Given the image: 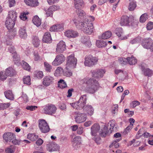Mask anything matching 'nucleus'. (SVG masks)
<instances>
[{
  "instance_id": "obj_36",
  "label": "nucleus",
  "mask_w": 153,
  "mask_h": 153,
  "mask_svg": "<svg viewBox=\"0 0 153 153\" xmlns=\"http://www.w3.org/2000/svg\"><path fill=\"white\" fill-rule=\"evenodd\" d=\"M127 61L128 63L131 65H134L137 62V59L133 56H131V57H127Z\"/></svg>"
},
{
  "instance_id": "obj_63",
  "label": "nucleus",
  "mask_w": 153,
  "mask_h": 153,
  "mask_svg": "<svg viewBox=\"0 0 153 153\" xmlns=\"http://www.w3.org/2000/svg\"><path fill=\"white\" fill-rule=\"evenodd\" d=\"M37 108L36 106H27L26 107V108L27 110H30L31 111H33Z\"/></svg>"
},
{
  "instance_id": "obj_42",
  "label": "nucleus",
  "mask_w": 153,
  "mask_h": 153,
  "mask_svg": "<svg viewBox=\"0 0 153 153\" xmlns=\"http://www.w3.org/2000/svg\"><path fill=\"white\" fill-rule=\"evenodd\" d=\"M59 83V87L61 88H65L67 87V85L66 83L65 82L64 80L61 79L58 82Z\"/></svg>"
},
{
  "instance_id": "obj_41",
  "label": "nucleus",
  "mask_w": 153,
  "mask_h": 153,
  "mask_svg": "<svg viewBox=\"0 0 153 153\" xmlns=\"http://www.w3.org/2000/svg\"><path fill=\"white\" fill-rule=\"evenodd\" d=\"M32 43L35 47H37L39 45L40 40L37 37L35 36L33 39Z\"/></svg>"
},
{
  "instance_id": "obj_17",
  "label": "nucleus",
  "mask_w": 153,
  "mask_h": 153,
  "mask_svg": "<svg viewBox=\"0 0 153 153\" xmlns=\"http://www.w3.org/2000/svg\"><path fill=\"white\" fill-rule=\"evenodd\" d=\"M87 116L85 114H78L75 118L76 121L78 123L83 122L86 120Z\"/></svg>"
},
{
  "instance_id": "obj_15",
  "label": "nucleus",
  "mask_w": 153,
  "mask_h": 153,
  "mask_svg": "<svg viewBox=\"0 0 153 153\" xmlns=\"http://www.w3.org/2000/svg\"><path fill=\"white\" fill-rule=\"evenodd\" d=\"M152 41L150 38L144 39L142 41V45L146 49H150L151 47Z\"/></svg>"
},
{
  "instance_id": "obj_6",
  "label": "nucleus",
  "mask_w": 153,
  "mask_h": 153,
  "mask_svg": "<svg viewBox=\"0 0 153 153\" xmlns=\"http://www.w3.org/2000/svg\"><path fill=\"white\" fill-rule=\"evenodd\" d=\"M77 60L73 54L69 56L67 58V62L66 65L67 70L74 68H75L77 64Z\"/></svg>"
},
{
  "instance_id": "obj_57",
  "label": "nucleus",
  "mask_w": 153,
  "mask_h": 153,
  "mask_svg": "<svg viewBox=\"0 0 153 153\" xmlns=\"http://www.w3.org/2000/svg\"><path fill=\"white\" fill-rule=\"evenodd\" d=\"M140 103L138 101L136 100L132 102L131 103V106L133 108H135L136 106L140 105Z\"/></svg>"
},
{
  "instance_id": "obj_32",
  "label": "nucleus",
  "mask_w": 153,
  "mask_h": 153,
  "mask_svg": "<svg viewBox=\"0 0 153 153\" xmlns=\"http://www.w3.org/2000/svg\"><path fill=\"white\" fill-rule=\"evenodd\" d=\"M96 45L99 48L105 47L107 44L106 42L102 40H97L96 42Z\"/></svg>"
},
{
  "instance_id": "obj_45",
  "label": "nucleus",
  "mask_w": 153,
  "mask_h": 153,
  "mask_svg": "<svg viewBox=\"0 0 153 153\" xmlns=\"http://www.w3.org/2000/svg\"><path fill=\"white\" fill-rule=\"evenodd\" d=\"M148 15L146 13L142 14L140 18V22H145L148 19Z\"/></svg>"
},
{
  "instance_id": "obj_22",
  "label": "nucleus",
  "mask_w": 153,
  "mask_h": 153,
  "mask_svg": "<svg viewBox=\"0 0 153 153\" xmlns=\"http://www.w3.org/2000/svg\"><path fill=\"white\" fill-rule=\"evenodd\" d=\"M19 36L23 39H25L27 37V35L26 30V29L24 27H21L19 30Z\"/></svg>"
},
{
  "instance_id": "obj_21",
  "label": "nucleus",
  "mask_w": 153,
  "mask_h": 153,
  "mask_svg": "<svg viewBox=\"0 0 153 153\" xmlns=\"http://www.w3.org/2000/svg\"><path fill=\"white\" fill-rule=\"evenodd\" d=\"M24 2L27 5L32 7L37 6L39 4L38 0H24Z\"/></svg>"
},
{
  "instance_id": "obj_37",
  "label": "nucleus",
  "mask_w": 153,
  "mask_h": 153,
  "mask_svg": "<svg viewBox=\"0 0 153 153\" xmlns=\"http://www.w3.org/2000/svg\"><path fill=\"white\" fill-rule=\"evenodd\" d=\"M9 16L7 18H10L12 20L15 21L17 17L16 13L13 11H10L9 13Z\"/></svg>"
},
{
  "instance_id": "obj_54",
  "label": "nucleus",
  "mask_w": 153,
  "mask_h": 153,
  "mask_svg": "<svg viewBox=\"0 0 153 153\" xmlns=\"http://www.w3.org/2000/svg\"><path fill=\"white\" fill-rule=\"evenodd\" d=\"M119 62L121 64L125 65L127 63V58H120L118 59Z\"/></svg>"
},
{
  "instance_id": "obj_12",
  "label": "nucleus",
  "mask_w": 153,
  "mask_h": 153,
  "mask_svg": "<svg viewBox=\"0 0 153 153\" xmlns=\"http://www.w3.org/2000/svg\"><path fill=\"white\" fill-rule=\"evenodd\" d=\"M66 49V45L63 41H60L57 45L56 52L58 53H62Z\"/></svg>"
},
{
  "instance_id": "obj_53",
  "label": "nucleus",
  "mask_w": 153,
  "mask_h": 153,
  "mask_svg": "<svg viewBox=\"0 0 153 153\" xmlns=\"http://www.w3.org/2000/svg\"><path fill=\"white\" fill-rule=\"evenodd\" d=\"M46 12V14L47 15V16H52L53 14V11H52L50 7H49L48 10H45Z\"/></svg>"
},
{
  "instance_id": "obj_20",
  "label": "nucleus",
  "mask_w": 153,
  "mask_h": 153,
  "mask_svg": "<svg viewBox=\"0 0 153 153\" xmlns=\"http://www.w3.org/2000/svg\"><path fill=\"white\" fill-rule=\"evenodd\" d=\"M78 33L74 30H68L65 33V35L69 38H74L78 36Z\"/></svg>"
},
{
  "instance_id": "obj_35",
  "label": "nucleus",
  "mask_w": 153,
  "mask_h": 153,
  "mask_svg": "<svg viewBox=\"0 0 153 153\" xmlns=\"http://www.w3.org/2000/svg\"><path fill=\"white\" fill-rule=\"evenodd\" d=\"M136 6V2L134 1H132L129 3L128 9L130 11H133L135 8Z\"/></svg>"
},
{
  "instance_id": "obj_9",
  "label": "nucleus",
  "mask_w": 153,
  "mask_h": 153,
  "mask_svg": "<svg viewBox=\"0 0 153 153\" xmlns=\"http://www.w3.org/2000/svg\"><path fill=\"white\" fill-rule=\"evenodd\" d=\"M56 110V108L54 105L51 104L46 105L44 108L43 111L45 114L51 115L54 114Z\"/></svg>"
},
{
  "instance_id": "obj_51",
  "label": "nucleus",
  "mask_w": 153,
  "mask_h": 153,
  "mask_svg": "<svg viewBox=\"0 0 153 153\" xmlns=\"http://www.w3.org/2000/svg\"><path fill=\"white\" fill-rule=\"evenodd\" d=\"M6 72H0V79L2 80L5 79L7 76V74H6Z\"/></svg>"
},
{
  "instance_id": "obj_48",
  "label": "nucleus",
  "mask_w": 153,
  "mask_h": 153,
  "mask_svg": "<svg viewBox=\"0 0 153 153\" xmlns=\"http://www.w3.org/2000/svg\"><path fill=\"white\" fill-rule=\"evenodd\" d=\"M13 60L15 64L18 63L20 61V57L16 53L13 56Z\"/></svg>"
},
{
  "instance_id": "obj_58",
  "label": "nucleus",
  "mask_w": 153,
  "mask_h": 153,
  "mask_svg": "<svg viewBox=\"0 0 153 153\" xmlns=\"http://www.w3.org/2000/svg\"><path fill=\"white\" fill-rule=\"evenodd\" d=\"M34 59L35 61H38L40 57L39 55L38 52L37 51H35L34 52Z\"/></svg>"
},
{
  "instance_id": "obj_30",
  "label": "nucleus",
  "mask_w": 153,
  "mask_h": 153,
  "mask_svg": "<svg viewBox=\"0 0 153 153\" xmlns=\"http://www.w3.org/2000/svg\"><path fill=\"white\" fill-rule=\"evenodd\" d=\"M32 22L33 24L37 27L40 26L41 24V20L37 16H35L33 18Z\"/></svg>"
},
{
  "instance_id": "obj_27",
  "label": "nucleus",
  "mask_w": 153,
  "mask_h": 153,
  "mask_svg": "<svg viewBox=\"0 0 153 153\" xmlns=\"http://www.w3.org/2000/svg\"><path fill=\"white\" fill-rule=\"evenodd\" d=\"M81 41L82 43L88 46L91 45V42L90 41V38L88 36L83 37L81 38Z\"/></svg>"
},
{
  "instance_id": "obj_14",
  "label": "nucleus",
  "mask_w": 153,
  "mask_h": 153,
  "mask_svg": "<svg viewBox=\"0 0 153 153\" xmlns=\"http://www.w3.org/2000/svg\"><path fill=\"white\" fill-rule=\"evenodd\" d=\"M80 139L79 137L76 136L72 140L73 146L76 149L80 147L81 143Z\"/></svg>"
},
{
  "instance_id": "obj_44",
  "label": "nucleus",
  "mask_w": 153,
  "mask_h": 153,
  "mask_svg": "<svg viewBox=\"0 0 153 153\" xmlns=\"http://www.w3.org/2000/svg\"><path fill=\"white\" fill-rule=\"evenodd\" d=\"M28 138H29L30 140L33 141L36 140L38 138V136L34 134H30L27 135Z\"/></svg>"
},
{
  "instance_id": "obj_49",
  "label": "nucleus",
  "mask_w": 153,
  "mask_h": 153,
  "mask_svg": "<svg viewBox=\"0 0 153 153\" xmlns=\"http://www.w3.org/2000/svg\"><path fill=\"white\" fill-rule=\"evenodd\" d=\"M23 68L25 70L29 71L30 69V66L27 62L23 61V64H22Z\"/></svg>"
},
{
  "instance_id": "obj_7",
  "label": "nucleus",
  "mask_w": 153,
  "mask_h": 153,
  "mask_svg": "<svg viewBox=\"0 0 153 153\" xmlns=\"http://www.w3.org/2000/svg\"><path fill=\"white\" fill-rule=\"evenodd\" d=\"M98 59L92 56H89L85 58L84 64L85 66L91 67L96 64L98 62Z\"/></svg>"
},
{
  "instance_id": "obj_38",
  "label": "nucleus",
  "mask_w": 153,
  "mask_h": 153,
  "mask_svg": "<svg viewBox=\"0 0 153 153\" xmlns=\"http://www.w3.org/2000/svg\"><path fill=\"white\" fill-rule=\"evenodd\" d=\"M121 140V139L120 138V139L114 140L109 146L110 148H112L113 146H114L115 148H118L119 147V145L117 142H119Z\"/></svg>"
},
{
  "instance_id": "obj_39",
  "label": "nucleus",
  "mask_w": 153,
  "mask_h": 153,
  "mask_svg": "<svg viewBox=\"0 0 153 153\" xmlns=\"http://www.w3.org/2000/svg\"><path fill=\"white\" fill-rule=\"evenodd\" d=\"M78 19V17H75L73 19V21L76 25V27L79 29L80 27L81 22H80Z\"/></svg>"
},
{
  "instance_id": "obj_1",
  "label": "nucleus",
  "mask_w": 153,
  "mask_h": 153,
  "mask_svg": "<svg viewBox=\"0 0 153 153\" xmlns=\"http://www.w3.org/2000/svg\"><path fill=\"white\" fill-rule=\"evenodd\" d=\"M115 122L114 120H112L108 123L110 127L108 130V128L105 126H104L102 131L99 133V131L100 128V126L98 124H94L91 128V134L92 136V138L97 144L100 143V138L99 136L100 135L102 137H105L109 134L111 133L113 128L115 126Z\"/></svg>"
},
{
  "instance_id": "obj_47",
  "label": "nucleus",
  "mask_w": 153,
  "mask_h": 153,
  "mask_svg": "<svg viewBox=\"0 0 153 153\" xmlns=\"http://www.w3.org/2000/svg\"><path fill=\"white\" fill-rule=\"evenodd\" d=\"M10 105V104L9 103H1L0 104V110L5 109L9 107Z\"/></svg>"
},
{
  "instance_id": "obj_60",
  "label": "nucleus",
  "mask_w": 153,
  "mask_h": 153,
  "mask_svg": "<svg viewBox=\"0 0 153 153\" xmlns=\"http://www.w3.org/2000/svg\"><path fill=\"white\" fill-rule=\"evenodd\" d=\"M146 28L148 30H150L153 28V22H149L147 25Z\"/></svg>"
},
{
  "instance_id": "obj_16",
  "label": "nucleus",
  "mask_w": 153,
  "mask_h": 153,
  "mask_svg": "<svg viewBox=\"0 0 153 153\" xmlns=\"http://www.w3.org/2000/svg\"><path fill=\"white\" fill-rule=\"evenodd\" d=\"M15 135L13 133L8 132L4 133L3 135V137L6 142H11L12 139H13L15 137Z\"/></svg>"
},
{
  "instance_id": "obj_18",
  "label": "nucleus",
  "mask_w": 153,
  "mask_h": 153,
  "mask_svg": "<svg viewBox=\"0 0 153 153\" xmlns=\"http://www.w3.org/2000/svg\"><path fill=\"white\" fill-rule=\"evenodd\" d=\"M145 65L143 64H141V69L144 72V74L145 76H150L153 74V71L149 68H145Z\"/></svg>"
},
{
  "instance_id": "obj_50",
  "label": "nucleus",
  "mask_w": 153,
  "mask_h": 153,
  "mask_svg": "<svg viewBox=\"0 0 153 153\" xmlns=\"http://www.w3.org/2000/svg\"><path fill=\"white\" fill-rule=\"evenodd\" d=\"M7 48L9 52L10 53H12L13 55L16 53L13 46H9Z\"/></svg>"
},
{
  "instance_id": "obj_4",
  "label": "nucleus",
  "mask_w": 153,
  "mask_h": 153,
  "mask_svg": "<svg viewBox=\"0 0 153 153\" xmlns=\"http://www.w3.org/2000/svg\"><path fill=\"white\" fill-rule=\"evenodd\" d=\"M79 29L88 34H91L94 30L93 24L88 18L85 19L84 21L81 22Z\"/></svg>"
},
{
  "instance_id": "obj_2",
  "label": "nucleus",
  "mask_w": 153,
  "mask_h": 153,
  "mask_svg": "<svg viewBox=\"0 0 153 153\" xmlns=\"http://www.w3.org/2000/svg\"><path fill=\"white\" fill-rule=\"evenodd\" d=\"M86 95L81 96L78 101L74 103H71V106L74 108L80 110L83 108V110L86 112L90 115H92L94 113V109L91 106L85 105L86 104Z\"/></svg>"
},
{
  "instance_id": "obj_43",
  "label": "nucleus",
  "mask_w": 153,
  "mask_h": 153,
  "mask_svg": "<svg viewBox=\"0 0 153 153\" xmlns=\"http://www.w3.org/2000/svg\"><path fill=\"white\" fill-rule=\"evenodd\" d=\"M34 75L35 77L38 78H41L43 76V73L42 71H35Z\"/></svg>"
},
{
  "instance_id": "obj_52",
  "label": "nucleus",
  "mask_w": 153,
  "mask_h": 153,
  "mask_svg": "<svg viewBox=\"0 0 153 153\" xmlns=\"http://www.w3.org/2000/svg\"><path fill=\"white\" fill-rule=\"evenodd\" d=\"M13 139H12L11 141L13 144L15 145H19L21 143V140H17L16 139V136H15V137Z\"/></svg>"
},
{
  "instance_id": "obj_13",
  "label": "nucleus",
  "mask_w": 153,
  "mask_h": 153,
  "mask_svg": "<svg viewBox=\"0 0 153 153\" xmlns=\"http://www.w3.org/2000/svg\"><path fill=\"white\" fill-rule=\"evenodd\" d=\"M132 19V17H128L126 16H123L121 18L120 24L121 26H127Z\"/></svg>"
},
{
  "instance_id": "obj_10",
  "label": "nucleus",
  "mask_w": 153,
  "mask_h": 153,
  "mask_svg": "<svg viewBox=\"0 0 153 153\" xmlns=\"http://www.w3.org/2000/svg\"><path fill=\"white\" fill-rule=\"evenodd\" d=\"M65 60V58L62 54H59L57 55L54 61L52 62V64L54 66L59 65L62 64Z\"/></svg>"
},
{
  "instance_id": "obj_33",
  "label": "nucleus",
  "mask_w": 153,
  "mask_h": 153,
  "mask_svg": "<svg viewBox=\"0 0 153 153\" xmlns=\"http://www.w3.org/2000/svg\"><path fill=\"white\" fill-rule=\"evenodd\" d=\"M63 74V70L62 68L60 67H58L55 70L54 74V75L56 76H61Z\"/></svg>"
},
{
  "instance_id": "obj_19",
  "label": "nucleus",
  "mask_w": 153,
  "mask_h": 153,
  "mask_svg": "<svg viewBox=\"0 0 153 153\" xmlns=\"http://www.w3.org/2000/svg\"><path fill=\"white\" fill-rule=\"evenodd\" d=\"M53 78L50 76H45L43 79L42 84L46 86L49 85L52 83Z\"/></svg>"
},
{
  "instance_id": "obj_29",
  "label": "nucleus",
  "mask_w": 153,
  "mask_h": 153,
  "mask_svg": "<svg viewBox=\"0 0 153 153\" xmlns=\"http://www.w3.org/2000/svg\"><path fill=\"white\" fill-rule=\"evenodd\" d=\"M4 94L5 97L7 99L11 100H13V95L11 90H8L5 91Z\"/></svg>"
},
{
  "instance_id": "obj_56",
  "label": "nucleus",
  "mask_w": 153,
  "mask_h": 153,
  "mask_svg": "<svg viewBox=\"0 0 153 153\" xmlns=\"http://www.w3.org/2000/svg\"><path fill=\"white\" fill-rule=\"evenodd\" d=\"M132 125L130 124L128 126H127L126 129L123 131V133L125 134H126L128 133V132L131 130L132 128Z\"/></svg>"
},
{
  "instance_id": "obj_3",
  "label": "nucleus",
  "mask_w": 153,
  "mask_h": 153,
  "mask_svg": "<svg viewBox=\"0 0 153 153\" xmlns=\"http://www.w3.org/2000/svg\"><path fill=\"white\" fill-rule=\"evenodd\" d=\"M86 83L87 85L85 88V90L88 93H94L99 87V84L97 81L93 78L88 79Z\"/></svg>"
},
{
  "instance_id": "obj_64",
  "label": "nucleus",
  "mask_w": 153,
  "mask_h": 153,
  "mask_svg": "<svg viewBox=\"0 0 153 153\" xmlns=\"http://www.w3.org/2000/svg\"><path fill=\"white\" fill-rule=\"evenodd\" d=\"M8 2L10 7L13 6L16 4L15 0H8Z\"/></svg>"
},
{
  "instance_id": "obj_40",
  "label": "nucleus",
  "mask_w": 153,
  "mask_h": 153,
  "mask_svg": "<svg viewBox=\"0 0 153 153\" xmlns=\"http://www.w3.org/2000/svg\"><path fill=\"white\" fill-rule=\"evenodd\" d=\"M23 81L25 84L27 85H30L31 83L30 76H25L23 78Z\"/></svg>"
},
{
  "instance_id": "obj_62",
  "label": "nucleus",
  "mask_w": 153,
  "mask_h": 153,
  "mask_svg": "<svg viewBox=\"0 0 153 153\" xmlns=\"http://www.w3.org/2000/svg\"><path fill=\"white\" fill-rule=\"evenodd\" d=\"M69 69H68V70H67V71H67L64 72H63V75L64 76L67 77H70L72 75V73L71 72L69 71Z\"/></svg>"
},
{
  "instance_id": "obj_61",
  "label": "nucleus",
  "mask_w": 153,
  "mask_h": 153,
  "mask_svg": "<svg viewBox=\"0 0 153 153\" xmlns=\"http://www.w3.org/2000/svg\"><path fill=\"white\" fill-rule=\"evenodd\" d=\"M56 31L62 30L63 29V25L62 24L56 25Z\"/></svg>"
},
{
  "instance_id": "obj_23",
  "label": "nucleus",
  "mask_w": 153,
  "mask_h": 153,
  "mask_svg": "<svg viewBox=\"0 0 153 153\" xmlns=\"http://www.w3.org/2000/svg\"><path fill=\"white\" fill-rule=\"evenodd\" d=\"M42 41L44 42L47 43L51 42V35L49 32H46L45 33L43 37Z\"/></svg>"
},
{
  "instance_id": "obj_31",
  "label": "nucleus",
  "mask_w": 153,
  "mask_h": 153,
  "mask_svg": "<svg viewBox=\"0 0 153 153\" xmlns=\"http://www.w3.org/2000/svg\"><path fill=\"white\" fill-rule=\"evenodd\" d=\"M112 36V33L109 31H105L102 35L101 38L102 39H107L109 38Z\"/></svg>"
},
{
  "instance_id": "obj_26",
  "label": "nucleus",
  "mask_w": 153,
  "mask_h": 153,
  "mask_svg": "<svg viewBox=\"0 0 153 153\" xmlns=\"http://www.w3.org/2000/svg\"><path fill=\"white\" fill-rule=\"evenodd\" d=\"M74 5L76 10L79 9L84 6V3L83 0H74Z\"/></svg>"
},
{
  "instance_id": "obj_34",
  "label": "nucleus",
  "mask_w": 153,
  "mask_h": 153,
  "mask_svg": "<svg viewBox=\"0 0 153 153\" xmlns=\"http://www.w3.org/2000/svg\"><path fill=\"white\" fill-rule=\"evenodd\" d=\"M76 12L80 18H82V17H83V18L84 19L85 17V13L83 10L80 9H78L76 10Z\"/></svg>"
},
{
  "instance_id": "obj_11",
  "label": "nucleus",
  "mask_w": 153,
  "mask_h": 153,
  "mask_svg": "<svg viewBox=\"0 0 153 153\" xmlns=\"http://www.w3.org/2000/svg\"><path fill=\"white\" fill-rule=\"evenodd\" d=\"M59 149L58 145L54 142H52L47 145V150L50 152L57 151Z\"/></svg>"
},
{
  "instance_id": "obj_55",
  "label": "nucleus",
  "mask_w": 153,
  "mask_h": 153,
  "mask_svg": "<svg viewBox=\"0 0 153 153\" xmlns=\"http://www.w3.org/2000/svg\"><path fill=\"white\" fill-rule=\"evenodd\" d=\"M140 39L139 38H136L131 40L130 43L131 44H134L140 42Z\"/></svg>"
},
{
  "instance_id": "obj_25",
  "label": "nucleus",
  "mask_w": 153,
  "mask_h": 153,
  "mask_svg": "<svg viewBox=\"0 0 153 153\" xmlns=\"http://www.w3.org/2000/svg\"><path fill=\"white\" fill-rule=\"evenodd\" d=\"M105 72L102 69L98 70L96 72H94L93 74L94 77L97 78H100L102 77Z\"/></svg>"
},
{
  "instance_id": "obj_5",
  "label": "nucleus",
  "mask_w": 153,
  "mask_h": 153,
  "mask_svg": "<svg viewBox=\"0 0 153 153\" xmlns=\"http://www.w3.org/2000/svg\"><path fill=\"white\" fill-rule=\"evenodd\" d=\"M15 21L10 18H7L6 19L5 25L7 29L10 31L8 36H9L10 39L13 38L16 34V30L14 29H12L15 24Z\"/></svg>"
},
{
  "instance_id": "obj_46",
  "label": "nucleus",
  "mask_w": 153,
  "mask_h": 153,
  "mask_svg": "<svg viewBox=\"0 0 153 153\" xmlns=\"http://www.w3.org/2000/svg\"><path fill=\"white\" fill-rule=\"evenodd\" d=\"M45 69L47 72H50L51 71V70L52 69V67L51 65L49 64L48 63L45 62L44 63Z\"/></svg>"
},
{
  "instance_id": "obj_59",
  "label": "nucleus",
  "mask_w": 153,
  "mask_h": 153,
  "mask_svg": "<svg viewBox=\"0 0 153 153\" xmlns=\"http://www.w3.org/2000/svg\"><path fill=\"white\" fill-rule=\"evenodd\" d=\"M50 9L53 11V12L58 10L60 9V7L59 6L53 5L50 7Z\"/></svg>"
},
{
  "instance_id": "obj_28",
  "label": "nucleus",
  "mask_w": 153,
  "mask_h": 153,
  "mask_svg": "<svg viewBox=\"0 0 153 153\" xmlns=\"http://www.w3.org/2000/svg\"><path fill=\"white\" fill-rule=\"evenodd\" d=\"M5 72V74H7V76H12L16 74L15 70L11 67H9L7 68Z\"/></svg>"
},
{
  "instance_id": "obj_24",
  "label": "nucleus",
  "mask_w": 153,
  "mask_h": 153,
  "mask_svg": "<svg viewBox=\"0 0 153 153\" xmlns=\"http://www.w3.org/2000/svg\"><path fill=\"white\" fill-rule=\"evenodd\" d=\"M123 29L121 28H117L115 30L116 34L118 37H120L122 40L126 39L127 37L126 36H123Z\"/></svg>"
},
{
  "instance_id": "obj_8",
  "label": "nucleus",
  "mask_w": 153,
  "mask_h": 153,
  "mask_svg": "<svg viewBox=\"0 0 153 153\" xmlns=\"http://www.w3.org/2000/svg\"><path fill=\"white\" fill-rule=\"evenodd\" d=\"M39 126L41 131L43 133H46L50 130L48 124L44 120H40L39 121Z\"/></svg>"
}]
</instances>
